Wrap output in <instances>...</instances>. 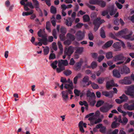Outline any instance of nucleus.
Masks as SVG:
<instances>
[{
    "label": "nucleus",
    "mask_w": 134,
    "mask_h": 134,
    "mask_svg": "<svg viewBox=\"0 0 134 134\" xmlns=\"http://www.w3.org/2000/svg\"><path fill=\"white\" fill-rule=\"evenodd\" d=\"M88 38L91 41L93 40L94 38V36L93 34L91 32H90L88 34Z\"/></svg>",
    "instance_id": "c03bdc74"
},
{
    "label": "nucleus",
    "mask_w": 134,
    "mask_h": 134,
    "mask_svg": "<svg viewBox=\"0 0 134 134\" xmlns=\"http://www.w3.org/2000/svg\"><path fill=\"white\" fill-rule=\"evenodd\" d=\"M133 32H131L129 34L123 36L122 37L126 39L129 40L131 41L134 40V35L131 36Z\"/></svg>",
    "instance_id": "ddd939ff"
},
{
    "label": "nucleus",
    "mask_w": 134,
    "mask_h": 134,
    "mask_svg": "<svg viewBox=\"0 0 134 134\" xmlns=\"http://www.w3.org/2000/svg\"><path fill=\"white\" fill-rule=\"evenodd\" d=\"M75 35L77 40L79 41L82 40L84 38L85 34L84 32L79 30L76 33Z\"/></svg>",
    "instance_id": "39448f33"
},
{
    "label": "nucleus",
    "mask_w": 134,
    "mask_h": 134,
    "mask_svg": "<svg viewBox=\"0 0 134 134\" xmlns=\"http://www.w3.org/2000/svg\"><path fill=\"white\" fill-rule=\"evenodd\" d=\"M64 74L66 76H68L71 75L72 73L71 71L69 70H67L64 72Z\"/></svg>",
    "instance_id": "37998d69"
},
{
    "label": "nucleus",
    "mask_w": 134,
    "mask_h": 134,
    "mask_svg": "<svg viewBox=\"0 0 134 134\" xmlns=\"http://www.w3.org/2000/svg\"><path fill=\"white\" fill-rule=\"evenodd\" d=\"M113 43V40H110L107 42L102 47L103 49H106L110 47Z\"/></svg>",
    "instance_id": "dca6fc26"
},
{
    "label": "nucleus",
    "mask_w": 134,
    "mask_h": 134,
    "mask_svg": "<svg viewBox=\"0 0 134 134\" xmlns=\"http://www.w3.org/2000/svg\"><path fill=\"white\" fill-rule=\"evenodd\" d=\"M128 121V119L125 117H124L122 118V122L120 123L124 125L126 124Z\"/></svg>",
    "instance_id": "ea45409f"
},
{
    "label": "nucleus",
    "mask_w": 134,
    "mask_h": 134,
    "mask_svg": "<svg viewBox=\"0 0 134 134\" xmlns=\"http://www.w3.org/2000/svg\"><path fill=\"white\" fill-rule=\"evenodd\" d=\"M86 13V12H83L81 10H80L79 11L77 14V16H80V14L82 15Z\"/></svg>",
    "instance_id": "338daca9"
},
{
    "label": "nucleus",
    "mask_w": 134,
    "mask_h": 134,
    "mask_svg": "<svg viewBox=\"0 0 134 134\" xmlns=\"http://www.w3.org/2000/svg\"><path fill=\"white\" fill-rule=\"evenodd\" d=\"M120 83L122 84L129 85L131 83L130 80V76L125 77L124 79L119 81Z\"/></svg>",
    "instance_id": "0eeeda50"
},
{
    "label": "nucleus",
    "mask_w": 134,
    "mask_h": 134,
    "mask_svg": "<svg viewBox=\"0 0 134 134\" xmlns=\"http://www.w3.org/2000/svg\"><path fill=\"white\" fill-rule=\"evenodd\" d=\"M55 58V55L54 53H51L49 56V59L50 60L53 59Z\"/></svg>",
    "instance_id": "4d7b16f0"
},
{
    "label": "nucleus",
    "mask_w": 134,
    "mask_h": 134,
    "mask_svg": "<svg viewBox=\"0 0 134 134\" xmlns=\"http://www.w3.org/2000/svg\"><path fill=\"white\" fill-rule=\"evenodd\" d=\"M119 125V124L116 121H114L111 125V127L112 128H116Z\"/></svg>",
    "instance_id": "f704fd0d"
},
{
    "label": "nucleus",
    "mask_w": 134,
    "mask_h": 134,
    "mask_svg": "<svg viewBox=\"0 0 134 134\" xmlns=\"http://www.w3.org/2000/svg\"><path fill=\"white\" fill-rule=\"evenodd\" d=\"M89 80V77L88 76H85L82 79V81L84 83H86Z\"/></svg>",
    "instance_id": "bf43d9fd"
},
{
    "label": "nucleus",
    "mask_w": 134,
    "mask_h": 134,
    "mask_svg": "<svg viewBox=\"0 0 134 134\" xmlns=\"http://www.w3.org/2000/svg\"><path fill=\"white\" fill-rule=\"evenodd\" d=\"M104 58V57L103 55H100L98 57V61L99 62H100Z\"/></svg>",
    "instance_id": "0e129e2a"
},
{
    "label": "nucleus",
    "mask_w": 134,
    "mask_h": 134,
    "mask_svg": "<svg viewBox=\"0 0 134 134\" xmlns=\"http://www.w3.org/2000/svg\"><path fill=\"white\" fill-rule=\"evenodd\" d=\"M58 44L59 48L60 49V52L61 53H62L63 52V48L62 43L60 42H58Z\"/></svg>",
    "instance_id": "a19ab883"
},
{
    "label": "nucleus",
    "mask_w": 134,
    "mask_h": 134,
    "mask_svg": "<svg viewBox=\"0 0 134 134\" xmlns=\"http://www.w3.org/2000/svg\"><path fill=\"white\" fill-rule=\"evenodd\" d=\"M40 37L42 38L43 44L45 45H47V42L48 41L47 36L42 35Z\"/></svg>",
    "instance_id": "6ab92c4d"
},
{
    "label": "nucleus",
    "mask_w": 134,
    "mask_h": 134,
    "mask_svg": "<svg viewBox=\"0 0 134 134\" xmlns=\"http://www.w3.org/2000/svg\"><path fill=\"white\" fill-rule=\"evenodd\" d=\"M113 106L112 105L110 104H109L107 103V104L100 107V110L102 113H107L113 107Z\"/></svg>",
    "instance_id": "f03ea898"
},
{
    "label": "nucleus",
    "mask_w": 134,
    "mask_h": 134,
    "mask_svg": "<svg viewBox=\"0 0 134 134\" xmlns=\"http://www.w3.org/2000/svg\"><path fill=\"white\" fill-rule=\"evenodd\" d=\"M126 94L130 96L132 98L134 97V85L131 86L125 92Z\"/></svg>",
    "instance_id": "20e7f679"
},
{
    "label": "nucleus",
    "mask_w": 134,
    "mask_h": 134,
    "mask_svg": "<svg viewBox=\"0 0 134 134\" xmlns=\"http://www.w3.org/2000/svg\"><path fill=\"white\" fill-rule=\"evenodd\" d=\"M97 5L101 8H104L106 6V3L103 0H98Z\"/></svg>",
    "instance_id": "4468645a"
},
{
    "label": "nucleus",
    "mask_w": 134,
    "mask_h": 134,
    "mask_svg": "<svg viewBox=\"0 0 134 134\" xmlns=\"http://www.w3.org/2000/svg\"><path fill=\"white\" fill-rule=\"evenodd\" d=\"M113 72L114 76L115 77L119 78L120 77V74L117 70L114 69L113 70Z\"/></svg>",
    "instance_id": "a211bd4d"
},
{
    "label": "nucleus",
    "mask_w": 134,
    "mask_h": 134,
    "mask_svg": "<svg viewBox=\"0 0 134 134\" xmlns=\"http://www.w3.org/2000/svg\"><path fill=\"white\" fill-rule=\"evenodd\" d=\"M86 5L89 8L92 10H94L95 9L96 7L94 6L90 5L88 3L86 4Z\"/></svg>",
    "instance_id": "052dcab7"
},
{
    "label": "nucleus",
    "mask_w": 134,
    "mask_h": 134,
    "mask_svg": "<svg viewBox=\"0 0 134 134\" xmlns=\"http://www.w3.org/2000/svg\"><path fill=\"white\" fill-rule=\"evenodd\" d=\"M118 85L117 84H115L114 83L113 80H111L110 81H107L106 83V88L107 90H109L112 87H117Z\"/></svg>",
    "instance_id": "423d86ee"
},
{
    "label": "nucleus",
    "mask_w": 134,
    "mask_h": 134,
    "mask_svg": "<svg viewBox=\"0 0 134 134\" xmlns=\"http://www.w3.org/2000/svg\"><path fill=\"white\" fill-rule=\"evenodd\" d=\"M51 25L49 21H48L46 23V29L48 30H50V26Z\"/></svg>",
    "instance_id": "a18cd8bd"
},
{
    "label": "nucleus",
    "mask_w": 134,
    "mask_h": 134,
    "mask_svg": "<svg viewBox=\"0 0 134 134\" xmlns=\"http://www.w3.org/2000/svg\"><path fill=\"white\" fill-rule=\"evenodd\" d=\"M26 4L29 7L31 8L32 9H33L34 8V7L31 2H28Z\"/></svg>",
    "instance_id": "5fc2aeb1"
},
{
    "label": "nucleus",
    "mask_w": 134,
    "mask_h": 134,
    "mask_svg": "<svg viewBox=\"0 0 134 134\" xmlns=\"http://www.w3.org/2000/svg\"><path fill=\"white\" fill-rule=\"evenodd\" d=\"M74 93L77 96H79L80 95V91L78 90L77 89H75L74 90Z\"/></svg>",
    "instance_id": "69168bd1"
},
{
    "label": "nucleus",
    "mask_w": 134,
    "mask_h": 134,
    "mask_svg": "<svg viewBox=\"0 0 134 134\" xmlns=\"http://www.w3.org/2000/svg\"><path fill=\"white\" fill-rule=\"evenodd\" d=\"M74 48L71 46H70L68 48H66L64 52V54L70 56L74 52Z\"/></svg>",
    "instance_id": "6e6552de"
},
{
    "label": "nucleus",
    "mask_w": 134,
    "mask_h": 134,
    "mask_svg": "<svg viewBox=\"0 0 134 134\" xmlns=\"http://www.w3.org/2000/svg\"><path fill=\"white\" fill-rule=\"evenodd\" d=\"M128 19L131 21L132 23H134V14L132 16H129Z\"/></svg>",
    "instance_id": "774afa93"
},
{
    "label": "nucleus",
    "mask_w": 134,
    "mask_h": 134,
    "mask_svg": "<svg viewBox=\"0 0 134 134\" xmlns=\"http://www.w3.org/2000/svg\"><path fill=\"white\" fill-rule=\"evenodd\" d=\"M105 22L103 19H100V18H97L94 20L93 22V24L94 25H100L102 23Z\"/></svg>",
    "instance_id": "9d476101"
},
{
    "label": "nucleus",
    "mask_w": 134,
    "mask_h": 134,
    "mask_svg": "<svg viewBox=\"0 0 134 134\" xmlns=\"http://www.w3.org/2000/svg\"><path fill=\"white\" fill-rule=\"evenodd\" d=\"M113 47L114 48L117 49L115 51H118L120 50L121 48L120 46L119 45L118 43H114L113 45Z\"/></svg>",
    "instance_id": "c85d7f7f"
},
{
    "label": "nucleus",
    "mask_w": 134,
    "mask_h": 134,
    "mask_svg": "<svg viewBox=\"0 0 134 134\" xmlns=\"http://www.w3.org/2000/svg\"><path fill=\"white\" fill-rule=\"evenodd\" d=\"M43 51L44 53V55H46L49 52V47H46L44 49Z\"/></svg>",
    "instance_id": "49530a36"
},
{
    "label": "nucleus",
    "mask_w": 134,
    "mask_h": 134,
    "mask_svg": "<svg viewBox=\"0 0 134 134\" xmlns=\"http://www.w3.org/2000/svg\"><path fill=\"white\" fill-rule=\"evenodd\" d=\"M57 61L55 60L51 64V66L54 69H55L57 68Z\"/></svg>",
    "instance_id": "e433bc0d"
},
{
    "label": "nucleus",
    "mask_w": 134,
    "mask_h": 134,
    "mask_svg": "<svg viewBox=\"0 0 134 134\" xmlns=\"http://www.w3.org/2000/svg\"><path fill=\"white\" fill-rule=\"evenodd\" d=\"M61 61L62 62V64L64 66H66L68 64V62L66 60H61Z\"/></svg>",
    "instance_id": "e2e57ef3"
},
{
    "label": "nucleus",
    "mask_w": 134,
    "mask_h": 134,
    "mask_svg": "<svg viewBox=\"0 0 134 134\" xmlns=\"http://www.w3.org/2000/svg\"><path fill=\"white\" fill-rule=\"evenodd\" d=\"M81 65L82 63L81 62H80L77 63L76 64V66L75 67L76 69V70H80L81 69Z\"/></svg>",
    "instance_id": "72a5a7b5"
},
{
    "label": "nucleus",
    "mask_w": 134,
    "mask_h": 134,
    "mask_svg": "<svg viewBox=\"0 0 134 134\" xmlns=\"http://www.w3.org/2000/svg\"><path fill=\"white\" fill-rule=\"evenodd\" d=\"M104 102L102 100H99L97 101L96 106V107H98L101 106L104 103Z\"/></svg>",
    "instance_id": "4c0bfd02"
},
{
    "label": "nucleus",
    "mask_w": 134,
    "mask_h": 134,
    "mask_svg": "<svg viewBox=\"0 0 134 134\" xmlns=\"http://www.w3.org/2000/svg\"><path fill=\"white\" fill-rule=\"evenodd\" d=\"M98 0H90L89 3L91 4L97 5Z\"/></svg>",
    "instance_id": "79ce46f5"
},
{
    "label": "nucleus",
    "mask_w": 134,
    "mask_h": 134,
    "mask_svg": "<svg viewBox=\"0 0 134 134\" xmlns=\"http://www.w3.org/2000/svg\"><path fill=\"white\" fill-rule=\"evenodd\" d=\"M83 21L84 22H87L90 21V18L89 15L87 14L84 15L83 17Z\"/></svg>",
    "instance_id": "393cba45"
},
{
    "label": "nucleus",
    "mask_w": 134,
    "mask_h": 134,
    "mask_svg": "<svg viewBox=\"0 0 134 134\" xmlns=\"http://www.w3.org/2000/svg\"><path fill=\"white\" fill-rule=\"evenodd\" d=\"M106 57L107 59H110L113 57L112 53L109 52L107 53L106 54Z\"/></svg>",
    "instance_id": "7c9ffc66"
},
{
    "label": "nucleus",
    "mask_w": 134,
    "mask_h": 134,
    "mask_svg": "<svg viewBox=\"0 0 134 134\" xmlns=\"http://www.w3.org/2000/svg\"><path fill=\"white\" fill-rule=\"evenodd\" d=\"M65 67H62V68H56L57 72L58 73H59L62 71L65 70Z\"/></svg>",
    "instance_id": "603ef678"
},
{
    "label": "nucleus",
    "mask_w": 134,
    "mask_h": 134,
    "mask_svg": "<svg viewBox=\"0 0 134 134\" xmlns=\"http://www.w3.org/2000/svg\"><path fill=\"white\" fill-rule=\"evenodd\" d=\"M106 131V127L105 126H102L99 130L100 132L102 133H104Z\"/></svg>",
    "instance_id": "58836bf2"
},
{
    "label": "nucleus",
    "mask_w": 134,
    "mask_h": 134,
    "mask_svg": "<svg viewBox=\"0 0 134 134\" xmlns=\"http://www.w3.org/2000/svg\"><path fill=\"white\" fill-rule=\"evenodd\" d=\"M83 47H77L75 53L78 54H81L83 52Z\"/></svg>",
    "instance_id": "4be33fe9"
},
{
    "label": "nucleus",
    "mask_w": 134,
    "mask_h": 134,
    "mask_svg": "<svg viewBox=\"0 0 134 134\" xmlns=\"http://www.w3.org/2000/svg\"><path fill=\"white\" fill-rule=\"evenodd\" d=\"M72 21L71 20V19H69L68 21L67 19H66L65 21V24L66 25L68 26H71L72 25Z\"/></svg>",
    "instance_id": "473e14b6"
},
{
    "label": "nucleus",
    "mask_w": 134,
    "mask_h": 134,
    "mask_svg": "<svg viewBox=\"0 0 134 134\" xmlns=\"http://www.w3.org/2000/svg\"><path fill=\"white\" fill-rule=\"evenodd\" d=\"M102 94L103 95L110 98H112L113 96V92L112 91H110L109 92L103 91L102 93Z\"/></svg>",
    "instance_id": "f8f14e48"
},
{
    "label": "nucleus",
    "mask_w": 134,
    "mask_h": 134,
    "mask_svg": "<svg viewBox=\"0 0 134 134\" xmlns=\"http://www.w3.org/2000/svg\"><path fill=\"white\" fill-rule=\"evenodd\" d=\"M65 34H61L59 36L60 40L62 41H64L65 39Z\"/></svg>",
    "instance_id": "3c124183"
},
{
    "label": "nucleus",
    "mask_w": 134,
    "mask_h": 134,
    "mask_svg": "<svg viewBox=\"0 0 134 134\" xmlns=\"http://www.w3.org/2000/svg\"><path fill=\"white\" fill-rule=\"evenodd\" d=\"M111 34L112 35V36L114 37H113V36H112V37L115 40H118L119 41H121V44H122V46L123 47H125V44H124V43L123 42H122V41L121 40H119V39H117L116 37H115L114 36L113 34Z\"/></svg>",
    "instance_id": "864d4df0"
},
{
    "label": "nucleus",
    "mask_w": 134,
    "mask_h": 134,
    "mask_svg": "<svg viewBox=\"0 0 134 134\" xmlns=\"http://www.w3.org/2000/svg\"><path fill=\"white\" fill-rule=\"evenodd\" d=\"M33 13V10H31L29 12H23L22 13V15L23 16H28L32 14Z\"/></svg>",
    "instance_id": "c9c22d12"
},
{
    "label": "nucleus",
    "mask_w": 134,
    "mask_h": 134,
    "mask_svg": "<svg viewBox=\"0 0 134 134\" xmlns=\"http://www.w3.org/2000/svg\"><path fill=\"white\" fill-rule=\"evenodd\" d=\"M119 70L121 74H127L130 73V72L129 68L126 66H124L121 68Z\"/></svg>",
    "instance_id": "1a4fd4ad"
},
{
    "label": "nucleus",
    "mask_w": 134,
    "mask_h": 134,
    "mask_svg": "<svg viewBox=\"0 0 134 134\" xmlns=\"http://www.w3.org/2000/svg\"><path fill=\"white\" fill-rule=\"evenodd\" d=\"M91 86L94 89H97L99 88L98 85L94 82H93Z\"/></svg>",
    "instance_id": "de8ad7c7"
},
{
    "label": "nucleus",
    "mask_w": 134,
    "mask_h": 134,
    "mask_svg": "<svg viewBox=\"0 0 134 134\" xmlns=\"http://www.w3.org/2000/svg\"><path fill=\"white\" fill-rule=\"evenodd\" d=\"M60 32L61 34H65L66 32V30L65 27H62L60 28Z\"/></svg>",
    "instance_id": "09e8293b"
},
{
    "label": "nucleus",
    "mask_w": 134,
    "mask_h": 134,
    "mask_svg": "<svg viewBox=\"0 0 134 134\" xmlns=\"http://www.w3.org/2000/svg\"><path fill=\"white\" fill-rule=\"evenodd\" d=\"M24 2H25V1H21L20 2V3L21 5H24V9L26 11L29 10H30V9L28 7V6L26 4H25Z\"/></svg>",
    "instance_id": "a878e982"
},
{
    "label": "nucleus",
    "mask_w": 134,
    "mask_h": 134,
    "mask_svg": "<svg viewBox=\"0 0 134 134\" xmlns=\"http://www.w3.org/2000/svg\"><path fill=\"white\" fill-rule=\"evenodd\" d=\"M100 35L102 38H105L106 37L105 34V31L103 28L102 27L100 29Z\"/></svg>",
    "instance_id": "412c9836"
},
{
    "label": "nucleus",
    "mask_w": 134,
    "mask_h": 134,
    "mask_svg": "<svg viewBox=\"0 0 134 134\" xmlns=\"http://www.w3.org/2000/svg\"><path fill=\"white\" fill-rule=\"evenodd\" d=\"M127 31L128 30L127 29H124L119 31L117 33V35L118 36L122 35L124 34H126L127 33Z\"/></svg>",
    "instance_id": "aec40b11"
},
{
    "label": "nucleus",
    "mask_w": 134,
    "mask_h": 134,
    "mask_svg": "<svg viewBox=\"0 0 134 134\" xmlns=\"http://www.w3.org/2000/svg\"><path fill=\"white\" fill-rule=\"evenodd\" d=\"M91 67L92 69L96 68L97 66V64L95 62H92L91 64Z\"/></svg>",
    "instance_id": "8fccbe9b"
},
{
    "label": "nucleus",
    "mask_w": 134,
    "mask_h": 134,
    "mask_svg": "<svg viewBox=\"0 0 134 134\" xmlns=\"http://www.w3.org/2000/svg\"><path fill=\"white\" fill-rule=\"evenodd\" d=\"M71 41L68 39V40L65 41L64 42V43L66 45H69L71 44Z\"/></svg>",
    "instance_id": "680f3d73"
},
{
    "label": "nucleus",
    "mask_w": 134,
    "mask_h": 134,
    "mask_svg": "<svg viewBox=\"0 0 134 134\" xmlns=\"http://www.w3.org/2000/svg\"><path fill=\"white\" fill-rule=\"evenodd\" d=\"M104 80V78H99L98 79L97 81L99 83L101 84L103 83Z\"/></svg>",
    "instance_id": "6e6d98bb"
},
{
    "label": "nucleus",
    "mask_w": 134,
    "mask_h": 134,
    "mask_svg": "<svg viewBox=\"0 0 134 134\" xmlns=\"http://www.w3.org/2000/svg\"><path fill=\"white\" fill-rule=\"evenodd\" d=\"M34 5L36 8H39V3L37 0H32Z\"/></svg>",
    "instance_id": "bb28decb"
},
{
    "label": "nucleus",
    "mask_w": 134,
    "mask_h": 134,
    "mask_svg": "<svg viewBox=\"0 0 134 134\" xmlns=\"http://www.w3.org/2000/svg\"><path fill=\"white\" fill-rule=\"evenodd\" d=\"M119 98L120 99L122 100L123 102H126L128 99L127 97L124 94H123Z\"/></svg>",
    "instance_id": "b1692460"
},
{
    "label": "nucleus",
    "mask_w": 134,
    "mask_h": 134,
    "mask_svg": "<svg viewBox=\"0 0 134 134\" xmlns=\"http://www.w3.org/2000/svg\"><path fill=\"white\" fill-rule=\"evenodd\" d=\"M94 113H91L87 115L85 117V118H89L88 120L90 121V124H88L91 126L95 124H97L101 122L102 120L101 119L98 118L96 119V118L93 116H91L93 115Z\"/></svg>",
    "instance_id": "f257e3e1"
},
{
    "label": "nucleus",
    "mask_w": 134,
    "mask_h": 134,
    "mask_svg": "<svg viewBox=\"0 0 134 134\" xmlns=\"http://www.w3.org/2000/svg\"><path fill=\"white\" fill-rule=\"evenodd\" d=\"M66 37L71 42L73 41L75 39V37L74 35L70 33H68L66 35Z\"/></svg>",
    "instance_id": "f3484780"
},
{
    "label": "nucleus",
    "mask_w": 134,
    "mask_h": 134,
    "mask_svg": "<svg viewBox=\"0 0 134 134\" xmlns=\"http://www.w3.org/2000/svg\"><path fill=\"white\" fill-rule=\"evenodd\" d=\"M114 8L113 6H111L110 8L109 11L110 15H112L115 13L116 10H114Z\"/></svg>",
    "instance_id": "cd10ccee"
},
{
    "label": "nucleus",
    "mask_w": 134,
    "mask_h": 134,
    "mask_svg": "<svg viewBox=\"0 0 134 134\" xmlns=\"http://www.w3.org/2000/svg\"><path fill=\"white\" fill-rule=\"evenodd\" d=\"M68 93L71 94L72 93V91L70 90H68L62 92L61 94L63 100L65 102L66 101L69 99Z\"/></svg>",
    "instance_id": "7ed1b4c3"
},
{
    "label": "nucleus",
    "mask_w": 134,
    "mask_h": 134,
    "mask_svg": "<svg viewBox=\"0 0 134 134\" xmlns=\"http://www.w3.org/2000/svg\"><path fill=\"white\" fill-rule=\"evenodd\" d=\"M70 84H65L64 86V87L67 89L70 90H72L74 87L73 85V83L72 81H70V82H69Z\"/></svg>",
    "instance_id": "2eb2a0df"
},
{
    "label": "nucleus",
    "mask_w": 134,
    "mask_h": 134,
    "mask_svg": "<svg viewBox=\"0 0 134 134\" xmlns=\"http://www.w3.org/2000/svg\"><path fill=\"white\" fill-rule=\"evenodd\" d=\"M126 107L125 108L129 110H134V106L133 103L130 105H128L127 104L126 106Z\"/></svg>",
    "instance_id": "c756f323"
},
{
    "label": "nucleus",
    "mask_w": 134,
    "mask_h": 134,
    "mask_svg": "<svg viewBox=\"0 0 134 134\" xmlns=\"http://www.w3.org/2000/svg\"><path fill=\"white\" fill-rule=\"evenodd\" d=\"M116 60H125L126 59V57H125L122 53H120L116 55L114 57Z\"/></svg>",
    "instance_id": "9b49d317"
},
{
    "label": "nucleus",
    "mask_w": 134,
    "mask_h": 134,
    "mask_svg": "<svg viewBox=\"0 0 134 134\" xmlns=\"http://www.w3.org/2000/svg\"><path fill=\"white\" fill-rule=\"evenodd\" d=\"M81 74L80 73L78 74L73 79V82L74 84H76L77 83V79L79 78H80L81 76Z\"/></svg>",
    "instance_id": "5701e85b"
},
{
    "label": "nucleus",
    "mask_w": 134,
    "mask_h": 134,
    "mask_svg": "<svg viewBox=\"0 0 134 134\" xmlns=\"http://www.w3.org/2000/svg\"><path fill=\"white\" fill-rule=\"evenodd\" d=\"M52 35L53 36L54 38L56 39L57 38V32L55 29H54L52 31Z\"/></svg>",
    "instance_id": "13d9d810"
},
{
    "label": "nucleus",
    "mask_w": 134,
    "mask_h": 134,
    "mask_svg": "<svg viewBox=\"0 0 134 134\" xmlns=\"http://www.w3.org/2000/svg\"><path fill=\"white\" fill-rule=\"evenodd\" d=\"M51 12L53 14H56L57 13L56 8L53 6H51L50 9Z\"/></svg>",
    "instance_id": "2f4dec72"
}]
</instances>
